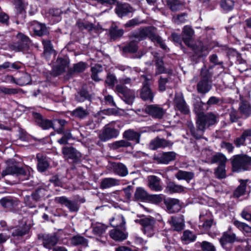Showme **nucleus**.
Returning a JSON list of instances; mask_svg holds the SVG:
<instances>
[{
	"instance_id": "obj_1",
	"label": "nucleus",
	"mask_w": 251,
	"mask_h": 251,
	"mask_svg": "<svg viewBox=\"0 0 251 251\" xmlns=\"http://www.w3.org/2000/svg\"><path fill=\"white\" fill-rule=\"evenodd\" d=\"M212 74L209 70L203 67L201 70V78L197 84V90L199 93L205 94L208 92L212 87Z\"/></svg>"
},
{
	"instance_id": "obj_2",
	"label": "nucleus",
	"mask_w": 251,
	"mask_h": 251,
	"mask_svg": "<svg viewBox=\"0 0 251 251\" xmlns=\"http://www.w3.org/2000/svg\"><path fill=\"white\" fill-rule=\"evenodd\" d=\"M232 170L240 172L247 170L251 166V158L246 155H238L232 161Z\"/></svg>"
},
{
	"instance_id": "obj_3",
	"label": "nucleus",
	"mask_w": 251,
	"mask_h": 251,
	"mask_svg": "<svg viewBox=\"0 0 251 251\" xmlns=\"http://www.w3.org/2000/svg\"><path fill=\"white\" fill-rule=\"evenodd\" d=\"M7 166L2 171L1 176L4 177L7 175H25V171L22 168L16 166L13 160H9L6 161Z\"/></svg>"
},
{
	"instance_id": "obj_4",
	"label": "nucleus",
	"mask_w": 251,
	"mask_h": 251,
	"mask_svg": "<svg viewBox=\"0 0 251 251\" xmlns=\"http://www.w3.org/2000/svg\"><path fill=\"white\" fill-rule=\"evenodd\" d=\"M149 28H143L140 31L139 33L137 34L136 36L138 38L139 40L148 36L151 41L158 43L159 44L161 48L164 50H166L167 47L164 44L162 39L160 36L154 34H149Z\"/></svg>"
},
{
	"instance_id": "obj_5",
	"label": "nucleus",
	"mask_w": 251,
	"mask_h": 251,
	"mask_svg": "<svg viewBox=\"0 0 251 251\" xmlns=\"http://www.w3.org/2000/svg\"><path fill=\"white\" fill-rule=\"evenodd\" d=\"M119 131L115 128L107 125L100 132L99 138L101 141L105 142L112 138L117 137Z\"/></svg>"
},
{
	"instance_id": "obj_6",
	"label": "nucleus",
	"mask_w": 251,
	"mask_h": 251,
	"mask_svg": "<svg viewBox=\"0 0 251 251\" xmlns=\"http://www.w3.org/2000/svg\"><path fill=\"white\" fill-rule=\"evenodd\" d=\"M140 223L143 226V231L145 235L149 237H151L154 235L155 221L153 219L146 218L140 220Z\"/></svg>"
},
{
	"instance_id": "obj_7",
	"label": "nucleus",
	"mask_w": 251,
	"mask_h": 251,
	"mask_svg": "<svg viewBox=\"0 0 251 251\" xmlns=\"http://www.w3.org/2000/svg\"><path fill=\"white\" fill-rule=\"evenodd\" d=\"M145 111L152 118L158 119H162L166 113L165 109L156 104L148 105L145 108Z\"/></svg>"
},
{
	"instance_id": "obj_8",
	"label": "nucleus",
	"mask_w": 251,
	"mask_h": 251,
	"mask_svg": "<svg viewBox=\"0 0 251 251\" xmlns=\"http://www.w3.org/2000/svg\"><path fill=\"white\" fill-rule=\"evenodd\" d=\"M28 28L31 34L35 35L41 36L47 33V29L46 26L37 21L29 23Z\"/></svg>"
},
{
	"instance_id": "obj_9",
	"label": "nucleus",
	"mask_w": 251,
	"mask_h": 251,
	"mask_svg": "<svg viewBox=\"0 0 251 251\" xmlns=\"http://www.w3.org/2000/svg\"><path fill=\"white\" fill-rule=\"evenodd\" d=\"M116 92L119 94H121L125 98L126 102L128 104L132 103L134 99L133 93L126 87H125L123 84H119L116 86Z\"/></svg>"
},
{
	"instance_id": "obj_10",
	"label": "nucleus",
	"mask_w": 251,
	"mask_h": 251,
	"mask_svg": "<svg viewBox=\"0 0 251 251\" xmlns=\"http://www.w3.org/2000/svg\"><path fill=\"white\" fill-rule=\"evenodd\" d=\"M165 204L168 211L170 213L177 212L181 209L179 201L176 199H169L165 201Z\"/></svg>"
},
{
	"instance_id": "obj_11",
	"label": "nucleus",
	"mask_w": 251,
	"mask_h": 251,
	"mask_svg": "<svg viewBox=\"0 0 251 251\" xmlns=\"http://www.w3.org/2000/svg\"><path fill=\"white\" fill-rule=\"evenodd\" d=\"M194 31L189 26H185L182 33V40L184 43L189 47H192L193 36Z\"/></svg>"
},
{
	"instance_id": "obj_12",
	"label": "nucleus",
	"mask_w": 251,
	"mask_h": 251,
	"mask_svg": "<svg viewBox=\"0 0 251 251\" xmlns=\"http://www.w3.org/2000/svg\"><path fill=\"white\" fill-rule=\"evenodd\" d=\"M176 108L182 113L187 114L189 112L188 106L181 94L176 95L174 100Z\"/></svg>"
},
{
	"instance_id": "obj_13",
	"label": "nucleus",
	"mask_w": 251,
	"mask_h": 251,
	"mask_svg": "<svg viewBox=\"0 0 251 251\" xmlns=\"http://www.w3.org/2000/svg\"><path fill=\"white\" fill-rule=\"evenodd\" d=\"M174 230L179 231L182 229L184 226L183 216L180 215L178 217H172L168 221Z\"/></svg>"
},
{
	"instance_id": "obj_14",
	"label": "nucleus",
	"mask_w": 251,
	"mask_h": 251,
	"mask_svg": "<svg viewBox=\"0 0 251 251\" xmlns=\"http://www.w3.org/2000/svg\"><path fill=\"white\" fill-rule=\"evenodd\" d=\"M172 143L164 139L156 138L152 140L150 144V147L152 150H155L159 148H165L171 146Z\"/></svg>"
},
{
	"instance_id": "obj_15",
	"label": "nucleus",
	"mask_w": 251,
	"mask_h": 251,
	"mask_svg": "<svg viewBox=\"0 0 251 251\" xmlns=\"http://www.w3.org/2000/svg\"><path fill=\"white\" fill-rule=\"evenodd\" d=\"M175 152L171 151L163 152L155 157L156 160L159 163L168 164L170 161L174 160L176 158Z\"/></svg>"
},
{
	"instance_id": "obj_16",
	"label": "nucleus",
	"mask_w": 251,
	"mask_h": 251,
	"mask_svg": "<svg viewBox=\"0 0 251 251\" xmlns=\"http://www.w3.org/2000/svg\"><path fill=\"white\" fill-rule=\"evenodd\" d=\"M110 236L115 241H121L127 238V233L126 232V228H121V230L115 228L110 231Z\"/></svg>"
},
{
	"instance_id": "obj_17",
	"label": "nucleus",
	"mask_w": 251,
	"mask_h": 251,
	"mask_svg": "<svg viewBox=\"0 0 251 251\" xmlns=\"http://www.w3.org/2000/svg\"><path fill=\"white\" fill-rule=\"evenodd\" d=\"M148 186L154 191H160L162 187L160 184V179L154 176H150L148 177Z\"/></svg>"
},
{
	"instance_id": "obj_18",
	"label": "nucleus",
	"mask_w": 251,
	"mask_h": 251,
	"mask_svg": "<svg viewBox=\"0 0 251 251\" xmlns=\"http://www.w3.org/2000/svg\"><path fill=\"white\" fill-rule=\"evenodd\" d=\"M17 38L20 42L21 45L18 47H16V45H13V50L15 51H20L26 47V46L28 45L30 41L29 38L27 36L21 33H19L17 34Z\"/></svg>"
},
{
	"instance_id": "obj_19",
	"label": "nucleus",
	"mask_w": 251,
	"mask_h": 251,
	"mask_svg": "<svg viewBox=\"0 0 251 251\" xmlns=\"http://www.w3.org/2000/svg\"><path fill=\"white\" fill-rule=\"evenodd\" d=\"M42 240L44 246L47 249H51L58 242V238L55 235H44L43 236Z\"/></svg>"
},
{
	"instance_id": "obj_20",
	"label": "nucleus",
	"mask_w": 251,
	"mask_h": 251,
	"mask_svg": "<svg viewBox=\"0 0 251 251\" xmlns=\"http://www.w3.org/2000/svg\"><path fill=\"white\" fill-rule=\"evenodd\" d=\"M165 192L169 194L182 193L185 192V188L173 182H169L167 184Z\"/></svg>"
},
{
	"instance_id": "obj_21",
	"label": "nucleus",
	"mask_w": 251,
	"mask_h": 251,
	"mask_svg": "<svg viewBox=\"0 0 251 251\" xmlns=\"http://www.w3.org/2000/svg\"><path fill=\"white\" fill-rule=\"evenodd\" d=\"M64 157L66 159H76L80 157V153L77 152L74 148L65 147L62 149Z\"/></svg>"
},
{
	"instance_id": "obj_22",
	"label": "nucleus",
	"mask_w": 251,
	"mask_h": 251,
	"mask_svg": "<svg viewBox=\"0 0 251 251\" xmlns=\"http://www.w3.org/2000/svg\"><path fill=\"white\" fill-rule=\"evenodd\" d=\"M133 11V8L127 3L118 4L115 8L116 14L120 17H122L127 13L132 12Z\"/></svg>"
},
{
	"instance_id": "obj_23",
	"label": "nucleus",
	"mask_w": 251,
	"mask_h": 251,
	"mask_svg": "<svg viewBox=\"0 0 251 251\" xmlns=\"http://www.w3.org/2000/svg\"><path fill=\"white\" fill-rule=\"evenodd\" d=\"M120 182V180L118 179L112 177H107L101 180L100 186L102 189H107L119 185Z\"/></svg>"
},
{
	"instance_id": "obj_24",
	"label": "nucleus",
	"mask_w": 251,
	"mask_h": 251,
	"mask_svg": "<svg viewBox=\"0 0 251 251\" xmlns=\"http://www.w3.org/2000/svg\"><path fill=\"white\" fill-rule=\"evenodd\" d=\"M114 172L121 176H125L128 174V170L126 166L121 163H115L112 165Z\"/></svg>"
},
{
	"instance_id": "obj_25",
	"label": "nucleus",
	"mask_w": 251,
	"mask_h": 251,
	"mask_svg": "<svg viewBox=\"0 0 251 251\" xmlns=\"http://www.w3.org/2000/svg\"><path fill=\"white\" fill-rule=\"evenodd\" d=\"M111 226L118 228H126V221L124 217L122 215H116L110 221Z\"/></svg>"
},
{
	"instance_id": "obj_26",
	"label": "nucleus",
	"mask_w": 251,
	"mask_h": 251,
	"mask_svg": "<svg viewBox=\"0 0 251 251\" xmlns=\"http://www.w3.org/2000/svg\"><path fill=\"white\" fill-rule=\"evenodd\" d=\"M239 110L243 116L247 118L251 114V104L248 101L241 100Z\"/></svg>"
},
{
	"instance_id": "obj_27",
	"label": "nucleus",
	"mask_w": 251,
	"mask_h": 251,
	"mask_svg": "<svg viewBox=\"0 0 251 251\" xmlns=\"http://www.w3.org/2000/svg\"><path fill=\"white\" fill-rule=\"evenodd\" d=\"M235 238V236L234 234H224L220 241L223 248H229L231 246V243L234 241Z\"/></svg>"
},
{
	"instance_id": "obj_28",
	"label": "nucleus",
	"mask_w": 251,
	"mask_h": 251,
	"mask_svg": "<svg viewBox=\"0 0 251 251\" xmlns=\"http://www.w3.org/2000/svg\"><path fill=\"white\" fill-rule=\"evenodd\" d=\"M123 135L125 138L132 141L136 144L140 142V134L132 130L129 129L126 131Z\"/></svg>"
},
{
	"instance_id": "obj_29",
	"label": "nucleus",
	"mask_w": 251,
	"mask_h": 251,
	"mask_svg": "<svg viewBox=\"0 0 251 251\" xmlns=\"http://www.w3.org/2000/svg\"><path fill=\"white\" fill-rule=\"evenodd\" d=\"M196 239V236L192 231L186 230H185L182 236L181 240L184 244H188L190 243L195 241Z\"/></svg>"
},
{
	"instance_id": "obj_30",
	"label": "nucleus",
	"mask_w": 251,
	"mask_h": 251,
	"mask_svg": "<svg viewBox=\"0 0 251 251\" xmlns=\"http://www.w3.org/2000/svg\"><path fill=\"white\" fill-rule=\"evenodd\" d=\"M141 97L145 100H149L151 101L153 100V95L147 84H144L141 93Z\"/></svg>"
},
{
	"instance_id": "obj_31",
	"label": "nucleus",
	"mask_w": 251,
	"mask_h": 251,
	"mask_svg": "<svg viewBox=\"0 0 251 251\" xmlns=\"http://www.w3.org/2000/svg\"><path fill=\"white\" fill-rule=\"evenodd\" d=\"M149 195L147 192L144 188L138 187L134 193V199L136 201H144L148 200Z\"/></svg>"
},
{
	"instance_id": "obj_32",
	"label": "nucleus",
	"mask_w": 251,
	"mask_h": 251,
	"mask_svg": "<svg viewBox=\"0 0 251 251\" xmlns=\"http://www.w3.org/2000/svg\"><path fill=\"white\" fill-rule=\"evenodd\" d=\"M37 118H38V123L39 126L44 129H48L51 127L55 128L54 124L51 121L47 119H42L41 116L39 114H36Z\"/></svg>"
},
{
	"instance_id": "obj_33",
	"label": "nucleus",
	"mask_w": 251,
	"mask_h": 251,
	"mask_svg": "<svg viewBox=\"0 0 251 251\" xmlns=\"http://www.w3.org/2000/svg\"><path fill=\"white\" fill-rule=\"evenodd\" d=\"M38 159L37 168L39 172H43L45 171L49 167V163L47 159L42 156L37 155Z\"/></svg>"
},
{
	"instance_id": "obj_34",
	"label": "nucleus",
	"mask_w": 251,
	"mask_h": 251,
	"mask_svg": "<svg viewBox=\"0 0 251 251\" xmlns=\"http://www.w3.org/2000/svg\"><path fill=\"white\" fill-rule=\"evenodd\" d=\"M56 132L59 134H63L62 137L58 140V142L61 145L67 144L68 140L72 138V135L69 130L63 132V129L61 127L58 129Z\"/></svg>"
},
{
	"instance_id": "obj_35",
	"label": "nucleus",
	"mask_w": 251,
	"mask_h": 251,
	"mask_svg": "<svg viewBox=\"0 0 251 251\" xmlns=\"http://www.w3.org/2000/svg\"><path fill=\"white\" fill-rule=\"evenodd\" d=\"M194 173L179 170L175 175V176L178 180L184 179L189 182L194 177Z\"/></svg>"
},
{
	"instance_id": "obj_36",
	"label": "nucleus",
	"mask_w": 251,
	"mask_h": 251,
	"mask_svg": "<svg viewBox=\"0 0 251 251\" xmlns=\"http://www.w3.org/2000/svg\"><path fill=\"white\" fill-rule=\"evenodd\" d=\"M107 226L101 223H98L93 226V232L98 236H101L107 229Z\"/></svg>"
},
{
	"instance_id": "obj_37",
	"label": "nucleus",
	"mask_w": 251,
	"mask_h": 251,
	"mask_svg": "<svg viewBox=\"0 0 251 251\" xmlns=\"http://www.w3.org/2000/svg\"><path fill=\"white\" fill-rule=\"evenodd\" d=\"M248 180H240L239 182H240V184L237 187V188L235 190L234 193V196L235 197L239 198L240 196L244 195L245 192V190L246 188V183Z\"/></svg>"
},
{
	"instance_id": "obj_38",
	"label": "nucleus",
	"mask_w": 251,
	"mask_h": 251,
	"mask_svg": "<svg viewBox=\"0 0 251 251\" xmlns=\"http://www.w3.org/2000/svg\"><path fill=\"white\" fill-rule=\"evenodd\" d=\"M0 203L4 208L11 209L17 205L18 201L10 198H4L0 200Z\"/></svg>"
},
{
	"instance_id": "obj_39",
	"label": "nucleus",
	"mask_w": 251,
	"mask_h": 251,
	"mask_svg": "<svg viewBox=\"0 0 251 251\" xmlns=\"http://www.w3.org/2000/svg\"><path fill=\"white\" fill-rule=\"evenodd\" d=\"M168 5L173 11H176L180 9L182 3L178 0H166Z\"/></svg>"
},
{
	"instance_id": "obj_40",
	"label": "nucleus",
	"mask_w": 251,
	"mask_h": 251,
	"mask_svg": "<svg viewBox=\"0 0 251 251\" xmlns=\"http://www.w3.org/2000/svg\"><path fill=\"white\" fill-rule=\"evenodd\" d=\"M71 243L75 246L82 245L87 246L88 245L87 240L81 236H74L71 239Z\"/></svg>"
},
{
	"instance_id": "obj_41",
	"label": "nucleus",
	"mask_w": 251,
	"mask_h": 251,
	"mask_svg": "<svg viewBox=\"0 0 251 251\" xmlns=\"http://www.w3.org/2000/svg\"><path fill=\"white\" fill-rule=\"evenodd\" d=\"M69 62L67 59L58 58L57 60L56 68L59 73L63 72L65 68L68 67Z\"/></svg>"
},
{
	"instance_id": "obj_42",
	"label": "nucleus",
	"mask_w": 251,
	"mask_h": 251,
	"mask_svg": "<svg viewBox=\"0 0 251 251\" xmlns=\"http://www.w3.org/2000/svg\"><path fill=\"white\" fill-rule=\"evenodd\" d=\"M234 4L233 0H221L220 6L221 8L225 11L231 10Z\"/></svg>"
},
{
	"instance_id": "obj_43",
	"label": "nucleus",
	"mask_w": 251,
	"mask_h": 251,
	"mask_svg": "<svg viewBox=\"0 0 251 251\" xmlns=\"http://www.w3.org/2000/svg\"><path fill=\"white\" fill-rule=\"evenodd\" d=\"M226 162V156L221 153H217L214 155L212 157L211 162L212 163H219L220 165H225Z\"/></svg>"
},
{
	"instance_id": "obj_44",
	"label": "nucleus",
	"mask_w": 251,
	"mask_h": 251,
	"mask_svg": "<svg viewBox=\"0 0 251 251\" xmlns=\"http://www.w3.org/2000/svg\"><path fill=\"white\" fill-rule=\"evenodd\" d=\"M234 225L238 228L240 230L246 233L251 232V227L245 223L241 222L237 220L233 222Z\"/></svg>"
},
{
	"instance_id": "obj_45",
	"label": "nucleus",
	"mask_w": 251,
	"mask_h": 251,
	"mask_svg": "<svg viewBox=\"0 0 251 251\" xmlns=\"http://www.w3.org/2000/svg\"><path fill=\"white\" fill-rule=\"evenodd\" d=\"M88 114V112L81 107H78L72 112V115L77 118L82 119Z\"/></svg>"
},
{
	"instance_id": "obj_46",
	"label": "nucleus",
	"mask_w": 251,
	"mask_h": 251,
	"mask_svg": "<svg viewBox=\"0 0 251 251\" xmlns=\"http://www.w3.org/2000/svg\"><path fill=\"white\" fill-rule=\"evenodd\" d=\"M207 126L213 125L217 122V117L212 113H208L206 115H203Z\"/></svg>"
},
{
	"instance_id": "obj_47",
	"label": "nucleus",
	"mask_w": 251,
	"mask_h": 251,
	"mask_svg": "<svg viewBox=\"0 0 251 251\" xmlns=\"http://www.w3.org/2000/svg\"><path fill=\"white\" fill-rule=\"evenodd\" d=\"M164 199L162 194L149 195L148 200L154 204H158L162 202Z\"/></svg>"
},
{
	"instance_id": "obj_48",
	"label": "nucleus",
	"mask_w": 251,
	"mask_h": 251,
	"mask_svg": "<svg viewBox=\"0 0 251 251\" xmlns=\"http://www.w3.org/2000/svg\"><path fill=\"white\" fill-rule=\"evenodd\" d=\"M216 176L218 178H224L226 177L225 166L220 165L215 172Z\"/></svg>"
},
{
	"instance_id": "obj_49",
	"label": "nucleus",
	"mask_w": 251,
	"mask_h": 251,
	"mask_svg": "<svg viewBox=\"0 0 251 251\" xmlns=\"http://www.w3.org/2000/svg\"><path fill=\"white\" fill-rule=\"evenodd\" d=\"M123 33L124 30L123 29H118L116 27L111 28L110 31V36L113 39L121 37Z\"/></svg>"
},
{
	"instance_id": "obj_50",
	"label": "nucleus",
	"mask_w": 251,
	"mask_h": 251,
	"mask_svg": "<svg viewBox=\"0 0 251 251\" xmlns=\"http://www.w3.org/2000/svg\"><path fill=\"white\" fill-rule=\"evenodd\" d=\"M157 53H155L154 55V58H156V64L157 67V72L156 74H161L164 72L165 69L164 67L163 66V62L161 59H158L157 55Z\"/></svg>"
},
{
	"instance_id": "obj_51",
	"label": "nucleus",
	"mask_w": 251,
	"mask_h": 251,
	"mask_svg": "<svg viewBox=\"0 0 251 251\" xmlns=\"http://www.w3.org/2000/svg\"><path fill=\"white\" fill-rule=\"evenodd\" d=\"M197 125L198 129L200 130H203L207 125L205 120L203 117V115H199L198 121L197 122Z\"/></svg>"
},
{
	"instance_id": "obj_52",
	"label": "nucleus",
	"mask_w": 251,
	"mask_h": 251,
	"mask_svg": "<svg viewBox=\"0 0 251 251\" xmlns=\"http://www.w3.org/2000/svg\"><path fill=\"white\" fill-rule=\"evenodd\" d=\"M0 92L6 95H12L18 93V90L17 89L1 87H0Z\"/></svg>"
},
{
	"instance_id": "obj_53",
	"label": "nucleus",
	"mask_w": 251,
	"mask_h": 251,
	"mask_svg": "<svg viewBox=\"0 0 251 251\" xmlns=\"http://www.w3.org/2000/svg\"><path fill=\"white\" fill-rule=\"evenodd\" d=\"M201 247L203 250L206 251H215V249L214 246L209 242L207 241H203L201 244Z\"/></svg>"
},
{
	"instance_id": "obj_54",
	"label": "nucleus",
	"mask_w": 251,
	"mask_h": 251,
	"mask_svg": "<svg viewBox=\"0 0 251 251\" xmlns=\"http://www.w3.org/2000/svg\"><path fill=\"white\" fill-rule=\"evenodd\" d=\"M42 43L44 45V52L50 53L52 50L50 41L49 40H43Z\"/></svg>"
},
{
	"instance_id": "obj_55",
	"label": "nucleus",
	"mask_w": 251,
	"mask_h": 251,
	"mask_svg": "<svg viewBox=\"0 0 251 251\" xmlns=\"http://www.w3.org/2000/svg\"><path fill=\"white\" fill-rule=\"evenodd\" d=\"M66 207L72 212H75L78 210V206L77 203L70 200L69 201Z\"/></svg>"
},
{
	"instance_id": "obj_56",
	"label": "nucleus",
	"mask_w": 251,
	"mask_h": 251,
	"mask_svg": "<svg viewBox=\"0 0 251 251\" xmlns=\"http://www.w3.org/2000/svg\"><path fill=\"white\" fill-rule=\"evenodd\" d=\"M113 145L115 148L127 147L130 146V143L125 140H120L115 142Z\"/></svg>"
},
{
	"instance_id": "obj_57",
	"label": "nucleus",
	"mask_w": 251,
	"mask_h": 251,
	"mask_svg": "<svg viewBox=\"0 0 251 251\" xmlns=\"http://www.w3.org/2000/svg\"><path fill=\"white\" fill-rule=\"evenodd\" d=\"M86 65L83 62H79L76 64L74 67V71L77 72H81L85 70Z\"/></svg>"
},
{
	"instance_id": "obj_58",
	"label": "nucleus",
	"mask_w": 251,
	"mask_h": 251,
	"mask_svg": "<svg viewBox=\"0 0 251 251\" xmlns=\"http://www.w3.org/2000/svg\"><path fill=\"white\" fill-rule=\"evenodd\" d=\"M28 232V229L25 228H18L13 232L12 234L15 236H23Z\"/></svg>"
},
{
	"instance_id": "obj_59",
	"label": "nucleus",
	"mask_w": 251,
	"mask_h": 251,
	"mask_svg": "<svg viewBox=\"0 0 251 251\" xmlns=\"http://www.w3.org/2000/svg\"><path fill=\"white\" fill-rule=\"evenodd\" d=\"M137 49L138 48L136 43L131 42L126 48V50L130 52H135L137 51Z\"/></svg>"
},
{
	"instance_id": "obj_60",
	"label": "nucleus",
	"mask_w": 251,
	"mask_h": 251,
	"mask_svg": "<svg viewBox=\"0 0 251 251\" xmlns=\"http://www.w3.org/2000/svg\"><path fill=\"white\" fill-rule=\"evenodd\" d=\"M169 82L168 78L160 77L159 80V89L160 91H163L165 90V84Z\"/></svg>"
},
{
	"instance_id": "obj_61",
	"label": "nucleus",
	"mask_w": 251,
	"mask_h": 251,
	"mask_svg": "<svg viewBox=\"0 0 251 251\" xmlns=\"http://www.w3.org/2000/svg\"><path fill=\"white\" fill-rule=\"evenodd\" d=\"M116 77L113 75L109 74L107 76L105 82L108 85L113 86L114 85Z\"/></svg>"
},
{
	"instance_id": "obj_62",
	"label": "nucleus",
	"mask_w": 251,
	"mask_h": 251,
	"mask_svg": "<svg viewBox=\"0 0 251 251\" xmlns=\"http://www.w3.org/2000/svg\"><path fill=\"white\" fill-rule=\"evenodd\" d=\"M55 201L56 202H58L61 204L65 205L66 206L70 200L65 197H56L55 199Z\"/></svg>"
},
{
	"instance_id": "obj_63",
	"label": "nucleus",
	"mask_w": 251,
	"mask_h": 251,
	"mask_svg": "<svg viewBox=\"0 0 251 251\" xmlns=\"http://www.w3.org/2000/svg\"><path fill=\"white\" fill-rule=\"evenodd\" d=\"M246 140V139L241 135L240 137L237 138L234 140V143L236 147H240L241 146L244 144Z\"/></svg>"
},
{
	"instance_id": "obj_64",
	"label": "nucleus",
	"mask_w": 251,
	"mask_h": 251,
	"mask_svg": "<svg viewBox=\"0 0 251 251\" xmlns=\"http://www.w3.org/2000/svg\"><path fill=\"white\" fill-rule=\"evenodd\" d=\"M220 101V99L214 96L211 97L206 102V104L211 105L213 104H216Z\"/></svg>"
}]
</instances>
